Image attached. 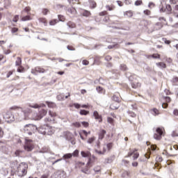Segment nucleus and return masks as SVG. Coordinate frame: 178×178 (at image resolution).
I'll return each instance as SVG.
<instances>
[{"mask_svg":"<svg viewBox=\"0 0 178 178\" xmlns=\"http://www.w3.org/2000/svg\"><path fill=\"white\" fill-rule=\"evenodd\" d=\"M67 154L72 155L74 156V157H77V155L79 154V151L76 149V150H74V152H72V154Z\"/></svg>","mask_w":178,"mask_h":178,"instance_id":"34","label":"nucleus"},{"mask_svg":"<svg viewBox=\"0 0 178 178\" xmlns=\"http://www.w3.org/2000/svg\"><path fill=\"white\" fill-rule=\"evenodd\" d=\"M174 115L178 116V110L177 109L174 110Z\"/></svg>","mask_w":178,"mask_h":178,"instance_id":"63","label":"nucleus"},{"mask_svg":"<svg viewBox=\"0 0 178 178\" xmlns=\"http://www.w3.org/2000/svg\"><path fill=\"white\" fill-rule=\"evenodd\" d=\"M56 178H65L66 174L65 173V171H57L56 172Z\"/></svg>","mask_w":178,"mask_h":178,"instance_id":"13","label":"nucleus"},{"mask_svg":"<svg viewBox=\"0 0 178 178\" xmlns=\"http://www.w3.org/2000/svg\"><path fill=\"white\" fill-rule=\"evenodd\" d=\"M152 112L153 113V115H159V110H156V108H153L152 110Z\"/></svg>","mask_w":178,"mask_h":178,"instance_id":"40","label":"nucleus"},{"mask_svg":"<svg viewBox=\"0 0 178 178\" xmlns=\"http://www.w3.org/2000/svg\"><path fill=\"white\" fill-rule=\"evenodd\" d=\"M45 71L44 69L40 67H35V69L31 70V74L37 75V74L44 73Z\"/></svg>","mask_w":178,"mask_h":178,"instance_id":"11","label":"nucleus"},{"mask_svg":"<svg viewBox=\"0 0 178 178\" xmlns=\"http://www.w3.org/2000/svg\"><path fill=\"white\" fill-rule=\"evenodd\" d=\"M92 115L95 116V119L98 120V122H102V116L98 114L97 111H95Z\"/></svg>","mask_w":178,"mask_h":178,"instance_id":"18","label":"nucleus"},{"mask_svg":"<svg viewBox=\"0 0 178 178\" xmlns=\"http://www.w3.org/2000/svg\"><path fill=\"white\" fill-rule=\"evenodd\" d=\"M81 172L83 174L88 175V169L87 168L81 169Z\"/></svg>","mask_w":178,"mask_h":178,"instance_id":"41","label":"nucleus"},{"mask_svg":"<svg viewBox=\"0 0 178 178\" xmlns=\"http://www.w3.org/2000/svg\"><path fill=\"white\" fill-rule=\"evenodd\" d=\"M67 26H68V28L70 29H74V27H76V24H74L72 22H68V23H67Z\"/></svg>","mask_w":178,"mask_h":178,"instance_id":"31","label":"nucleus"},{"mask_svg":"<svg viewBox=\"0 0 178 178\" xmlns=\"http://www.w3.org/2000/svg\"><path fill=\"white\" fill-rule=\"evenodd\" d=\"M95 160H96V156L93 155L91 156H89V162H87V165H90L91 163H94Z\"/></svg>","mask_w":178,"mask_h":178,"instance_id":"21","label":"nucleus"},{"mask_svg":"<svg viewBox=\"0 0 178 178\" xmlns=\"http://www.w3.org/2000/svg\"><path fill=\"white\" fill-rule=\"evenodd\" d=\"M164 101H165L166 103H170V99L168 97H164Z\"/></svg>","mask_w":178,"mask_h":178,"instance_id":"57","label":"nucleus"},{"mask_svg":"<svg viewBox=\"0 0 178 178\" xmlns=\"http://www.w3.org/2000/svg\"><path fill=\"white\" fill-rule=\"evenodd\" d=\"M126 16H127V17H131L133 16V13L131 12V11H127V12L126 13Z\"/></svg>","mask_w":178,"mask_h":178,"instance_id":"44","label":"nucleus"},{"mask_svg":"<svg viewBox=\"0 0 178 178\" xmlns=\"http://www.w3.org/2000/svg\"><path fill=\"white\" fill-rule=\"evenodd\" d=\"M47 13H48V10L47 9H43L42 10V15H46Z\"/></svg>","mask_w":178,"mask_h":178,"instance_id":"61","label":"nucleus"},{"mask_svg":"<svg viewBox=\"0 0 178 178\" xmlns=\"http://www.w3.org/2000/svg\"><path fill=\"white\" fill-rule=\"evenodd\" d=\"M37 126H35L32 124H28L24 125V128H23V131L28 135L31 136L33 133H35V131L38 130Z\"/></svg>","mask_w":178,"mask_h":178,"instance_id":"6","label":"nucleus"},{"mask_svg":"<svg viewBox=\"0 0 178 178\" xmlns=\"http://www.w3.org/2000/svg\"><path fill=\"white\" fill-rule=\"evenodd\" d=\"M104 136L105 130L100 131V133L98 134V141L103 140Z\"/></svg>","mask_w":178,"mask_h":178,"instance_id":"19","label":"nucleus"},{"mask_svg":"<svg viewBox=\"0 0 178 178\" xmlns=\"http://www.w3.org/2000/svg\"><path fill=\"white\" fill-rule=\"evenodd\" d=\"M162 28V24L159 22L155 24V31L161 30Z\"/></svg>","mask_w":178,"mask_h":178,"instance_id":"29","label":"nucleus"},{"mask_svg":"<svg viewBox=\"0 0 178 178\" xmlns=\"http://www.w3.org/2000/svg\"><path fill=\"white\" fill-rule=\"evenodd\" d=\"M81 64L84 66L88 65V61L87 60H83V61H81Z\"/></svg>","mask_w":178,"mask_h":178,"instance_id":"48","label":"nucleus"},{"mask_svg":"<svg viewBox=\"0 0 178 178\" xmlns=\"http://www.w3.org/2000/svg\"><path fill=\"white\" fill-rule=\"evenodd\" d=\"M17 31L18 29L17 28L11 29V33H17Z\"/></svg>","mask_w":178,"mask_h":178,"instance_id":"55","label":"nucleus"},{"mask_svg":"<svg viewBox=\"0 0 178 178\" xmlns=\"http://www.w3.org/2000/svg\"><path fill=\"white\" fill-rule=\"evenodd\" d=\"M32 112L33 111L31 108H24V110H22V113H19V117L17 118V120L22 121L28 119L29 115H31L30 118L31 120L38 121L40 120V119H42V118L47 113L48 115H50V118H54L55 116H56V114H55V113L53 111H47L44 109L39 110V113H34Z\"/></svg>","mask_w":178,"mask_h":178,"instance_id":"1","label":"nucleus"},{"mask_svg":"<svg viewBox=\"0 0 178 178\" xmlns=\"http://www.w3.org/2000/svg\"><path fill=\"white\" fill-rule=\"evenodd\" d=\"M131 87L134 89L138 88L140 87V83L138 82H133V83H131Z\"/></svg>","mask_w":178,"mask_h":178,"instance_id":"24","label":"nucleus"},{"mask_svg":"<svg viewBox=\"0 0 178 178\" xmlns=\"http://www.w3.org/2000/svg\"><path fill=\"white\" fill-rule=\"evenodd\" d=\"M168 13V14H170V12H172V7L170 6V5H166L165 8H161V13Z\"/></svg>","mask_w":178,"mask_h":178,"instance_id":"15","label":"nucleus"},{"mask_svg":"<svg viewBox=\"0 0 178 178\" xmlns=\"http://www.w3.org/2000/svg\"><path fill=\"white\" fill-rule=\"evenodd\" d=\"M96 138L92 136V137H90L89 138V139H87V144H89V145H92V143H94V141H95Z\"/></svg>","mask_w":178,"mask_h":178,"instance_id":"23","label":"nucleus"},{"mask_svg":"<svg viewBox=\"0 0 178 178\" xmlns=\"http://www.w3.org/2000/svg\"><path fill=\"white\" fill-rule=\"evenodd\" d=\"M10 5H11V2L9 1V0H5V1H3V6H5L6 8L9 7Z\"/></svg>","mask_w":178,"mask_h":178,"instance_id":"36","label":"nucleus"},{"mask_svg":"<svg viewBox=\"0 0 178 178\" xmlns=\"http://www.w3.org/2000/svg\"><path fill=\"white\" fill-rule=\"evenodd\" d=\"M155 160L157 161V162H161L162 158L161 156H157V158H155Z\"/></svg>","mask_w":178,"mask_h":178,"instance_id":"59","label":"nucleus"},{"mask_svg":"<svg viewBox=\"0 0 178 178\" xmlns=\"http://www.w3.org/2000/svg\"><path fill=\"white\" fill-rule=\"evenodd\" d=\"M26 170H28V164H26V163H20L19 166L17 167V176L23 177L26 175Z\"/></svg>","mask_w":178,"mask_h":178,"instance_id":"4","label":"nucleus"},{"mask_svg":"<svg viewBox=\"0 0 178 178\" xmlns=\"http://www.w3.org/2000/svg\"><path fill=\"white\" fill-rule=\"evenodd\" d=\"M19 108H20L19 107H17V106H13V107H11L10 108H9V109H10L11 111H16V110H17V109H19Z\"/></svg>","mask_w":178,"mask_h":178,"instance_id":"56","label":"nucleus"},{"mask_svg":"<svg viewBox=\"0 0 178 178\" xmlns=\"http://www.w3.org/2000/svg\"><path fill=\"white\" fill-rule=\"evenodd\" d=\"M20 153H22V151L20 150H17V152H15V155H16L17 156L20 155Z\"/></svg>","mask_w":178,"mask_h":178,"instance_id":"54","label":"nucleus"},{"mask_svg":"<svg viewBox=\"0 0 178 178\" xmlns=\"http://www.w3.org/2000/svg\"><path fill=\"white\" fill-rule=\"evenodd\" d=\"M83 165H85V163L80 161L76 162V168H81Z\"/></svg>","mask_w":178,"mask_h":178,"instance_id":"26","label":"nucleus"},{"mask_svg":"<svg viewBox=\"0 0 178 178\" xmlns=\"http://www.w3.org/2000/svg\"><path fill=\"white\" fill-rule=\"evenodd\" d=\"M111 148H113V143H107V145H104L102 150H99V140H97L96 141V145H95V153L98 155H104L105 154V152L111 150Z\"/></svg>","mask_w":178,"mask_h":178,"instance_id":"2","label":"nucleus"},{"mask_svg":"<svg viewBox=\"0 0 178 178\" xmlns=\"http://www.w3.org/2000/svg\"><path fill=\"white\" fill-rule=\"evenodd\" d=\"M55 24H57V19L50 21V26H54Z\"/></svg>","mask_w":178,"mask_h":178,"instance_id":"46","label":"nucleus"},{"mask_svg":"<svg viewBox=\"0 0 178 178\" xmlns=\"http://www.w3.org/2000/svg\"><path fill=\"white\" fill-rule=\"evenodd\" d=\"M88 114V111L85 110H81L79 111V115H87Z\"/></svg>","mask_w":178,"mask_h":178,"instance_id":"35","label":"nucleus"},{"mask_svg":"<svg viewBox=\"0 0 178 178\" xmlns=\"http://www.w3.org/2000/svg\"><path fill=\"white\" fill-rule=\"evenodd\" d=\"M122 177H124V178H128V177H129V172H128V171H124V172L122 173Z\"/></svg>","mask_w":178,"mask_h":178,"instance_id":"30","label":"nucleus"},{"mask_svg":"<svg viewBox=\"0 0 178 178\" xmlns=\"http://www.w3.org/2000/svg\"><path fill=\"white\" fill-rule=\"evenodd\" d=\"M29 11V8L28 7H26V8H24V10H22V14H24V13H28Z\"/></svg>","mask_w":178,"mask_h":178,"instance_id":"62","label":"nucleus"},{"mask_svg":"<svg viewBox=\"0 0 178 178\" xmlns=\"http://www.w3.org/2000/svg\"><path fill=\"white\" fill-rule=\"evenodd\" d=\"M113 101L118 102H119L118 97H117L116 95H113Z\"/></svg>","mask_w":178,"mask_h":178,"instance_id":"49","label":"nucleus"},{"mask_svg":"<svg viewBox=\"0 0 178 178\" xmlns=\"http://www.w3.org/2000/svg\"><path fill=\"white\" fill-rule=\"evenodd\" d=\"M155 65L157 66V67L161 69L166 68V64H164V63H155Z\"/></svg>","mask_w":178,"mask_h":178,"instance_id":"20","label":"nucleus"},{"mask_svg":"<svg viewBox=\"0 0 178 178\" xmlns=\"http://www.w3.org/2000/svg\"><path fill=\"white\" fill-rule=\"evenodd\" d=\"M162 131H163V129L159 127L155 129V134H153V139H155L156 140H161V138L162 136Z\"/></svg>","mask_w":178,"mask_h":178,"instance_id":"8","label":"nucleus"},{"mask_svg":"<svg viewBox=\"0 0 178 178\" xmlns=\"http://www.w3.org/2000/svg\"><path fill=\"white\" fill-rule=\"evenodd\" d=\"M74 156V155H72L70 154H66L65 155H63V159L67 160L70 159L72 157Z\"/></svg>","mask_w":178,"mask_h":178,"instance_id":"25","label":"nucleus"},{"mask_svg":"<svg viewBox=\"0 0 178 178\" xmlns=\"http://www.w3.org/2000/svg\"><path fill=\"white\" fill-rule=\"evenodd\" d=\"M35 131L39 132L42 136H51L54 134V128L48 125H42L39 127V129L35 130Z\"/></svg>","mask_w":178,"mask_h":178,"instance_id":"3","label":"nucleus"},{"mask_svg":"<svg viewBox=\"0 0 178 178\" xmlns=\"http://www.w3.org/2000/svg\"><path fill=\"white\" fill-rule=\"evenodd\" d=\"M68 97H70V94H68V95L65 96L64 95L61 94V95H57V101H63L65 100V99H68Z\"/></svg>","mask_w":178,"mask_h":178,"instance_id":"14","label":"nucleus"},{"mask_svg":"<svg viewBox=\"0 0 178 178\" xmlns=\"http://www.w3.org/2000/svg\"><path fill=\"white\" fill-rule=\"evenodd\" d=\"M90 7L92 8H96V3L94 1H90Z\"/></svg>","mask_w":178,"mask_h":178,"instance_id":"50","label":"nucleus"},{"mask_svg":"<svg viewBox=\"0 0 178 178\" xmlns=\"http://www.w3.org/2000/svg\"><path fill=\"white\" fill-rule=\"evenodd\" d=\"M39 22L42 23L46 26V19H44V18H39Z\"/></svg>","mask_w":178,"mask_h":178,"instance_id":"45","label":"nucleus"},{"mask_svg":"<svg viewBox=\"0 0 178 178\" xmlns=\"http://www.w3.org/2000/svg\"><path fill=\"white\" fill-rule=\"evenodd\" d=\"M24 150L26 152H31L33 150V140L30 139H26Z\"/></svg>","mask_w":178,"mask_h":178,"instance_id":"9","label":"nucleus"},{"mask_svg":"<svg viewBox=\"0 0 178 178\" xmlns=\"http://www.w3.org/2000/svg\"><path fill=\"white\" fill-rule=\"evenodd\" d=\"M136 152V149H131V151L127 153V157H131V156H133V160H136V159H138V153Z\"/></svg>","mask_w":178,"mask_h":178,"instance_id":"10","label":"nucleus"},{"mask_svg":"<svg viewBox=\"0 0 178 178\" xmlns=\"http://www.w3.org/2000/svg\"><path fill=\"white\" fill-rule=\"evenodd\" d=\"M46 152H48V148L47 147H43L42 150L40 151V153H42V154H44V153H46Z\"/></svg>","mask_w":178,"mask_h":178,"instance_id":"42","label":"nucleus"},{"mask_svg":"<svg viewBox=\"0 0 178 178\" xmlns=\"http://www.w3.org/2000/svg\"><path fill=\"white\" fill-rule=\"evenodd\" d=\"M81 157L83 158H88L90 156H90V152H88V151L87 152L81 151Z\"/></svg>","mask_w":178,"mask_h":178,"instance_id":"17","label":"nucleus"},{"mask_svg":"<svg viewBox=\"0 0 178 178\" xmlns=\"http://www.w3.org/2000/svg\"><path fill=\"white\" fill-rule=\"evenodd\" d=\"M89 134H90V131L81 130V131H79V138H81V140H85V138H83V136L87 137Z\"/></svg>","mask_w":178,"mask_h":178,"instance_id":"12","label":"nucleus"},{"mask_svg":"<svg viewBox=\"0 0 178 178\" xmlns=\"http://www.w3.org/2000/svg\"><path fill=\"white\" fill-rule=\"evenodd\" d=\"M141 3H142L141 1H135V6H140Z\"/></svg>","mask_w":178,"mask_h":178,"instance_id":"52","label":"nucleus"},{"mask_svg":"<svg viewBox=\"0 0 178 178\" xmlns=\"http://www.w3.org/2000/svg\"><path fill=\"white\" fill-rule=\"evenodd\" d=\"M21 64H22V60L20 58H17V61H15V65L20 66Z\"/></svg>","mask_w":178,"mask_h":178,"instance_id":"28","label":"nucleus"},{"mask_svg":"<svg viewBox=\"0 0 178 178\" xmlns=\"http://www.w3.org/2000/svg\"><path fill=\"white\" fill-rule=\"evenodd\" d=\"M120 70L124 71V72L127 71V66L125 65L124 64H121L120 65Z\"/></svg>","mask_w":178,"mask_h":178,"instance_id":"32","label":"nucleus"},{"mask_svg":"<svg viewBox=\"0 0 178 178\" xmlns=\"http://www.w3.org/2000/svg\"><path fill=\"white\" fill-rule=\"evenodd\" d=\"M81 106V105H79V104H74V108H76V109H79Z\"/></svg>","mask_w":178,"mask_h":178,"instance_id":"53","label":"nucleus"},{"mask_svg":"<svg viewBox=\"0 0 178 178\" xmlns=\"http://www.w3.org/2000/svg\"><path fill=\"white\" fill-rule=\"evenodd\" d=\"M50 122H54V120L51 119V118H44V122L45 123H49Z\"/></svg>","mask_w":178,"mask_h":178,"instance_id":"43","label":"nucleus"},{"mask_svg":"<svg viewBox=\"0 0 178 178\" xmlns=\"http://www.w3.org/2000/svg\"><path fill=\"white\" fill-rule=\"evenodd\" d=\"M18 22V15H15L13 17V22Z\"/></svg>","mask_w":178,"mask_h":178,"instance_id":"58","label":"nucleus"},{"mask_svg":"<svg viewBox=\"0 0 178 178\" xmlns=\"http://www.w3.org/2000/svg\"><path fill=\"white\" fill-rule=\"evenodd\" d=\"M46 106H48V108H55V103L46 102V104H30V108H33V109H38L40 108L46 107Z\"/></svg>","mask_w":178,"mask_h":178,"instance_id":"5","label":"nucleus"},{"mask_svg":"<svg viewBox=\"0 0 178 178\" xmlns=\"http://www.w3.org/2000/svg\"><path fill=\"white\" fill-rule=\"evenodd\" d=\"M29 20H31V17H29V15L24 16L22 19H20V21L22 22H28Z\"/></svg>","mask_w":178,"mask_h":178,"instance_id":"22","label":"nucleus"},{"mask_svg":"<svg viewBox=\"0 0 178 178\" xmlns=\"http://www.w3.org/2000/svg\"><path fill=\"white\" fill-rule=\"evenodd\" d=\"M111 59V56H106V61H110Z\"/></svg>","mask_w":178,"mask_h":178,"instance_id":"64","label":"nucleus"},{"mask_svg":"<svg viewBox=\"0 0 178 178\" xmlns=\"http://www.w3.org/2000/svg\"><path fill=\"white\" fill-rule=\"evenodd\" d=\"M172 82L175 84V86H178V78L174 77V79H172Z\"/></svg>","mask_w":178,"mask_h":178,"instance_id":"38","label":"nucleus"},{"mask_svg":"<svg viewBox=\"0 0 178 178\" xmlns=\"http://www.w3.org/2000/svg\"><path fill=\"white\" fill-rule=\"evenodd\" d=\"M99 170H101V168H99V166H96L95 168V172H99Z\"/></svg>","mask_w":178,"mask_h":178,"instance_id":"60","label":"nucleus"},{"mask_svg":"<svg viewBox=\"0 0 178 178\" xmlns=\"http://www.w3.org/2000/svg\"><path fill=\"white\" fill-rule=\"evenodd\" d=\"M149 58H152L153 59H159V58H161V56H159V54H155L149 56Z\"/></svg>","mask_w":178,"mask_h":178,"instance_id":"33","label":"nucleus"},{"mask_svg":"<svg viewBox=\"0 0 178 178\" xmlns=\"http://www.w3.org/2000/svg\"><path fill=\"white\" fill-rule=\"evenodd\" d=\"M81 15L85 17H88V16H90V12H88V10H83V13H81Z\"/></svg>","mask_w":178,"mask_h":178,"instance_id":"27","label":"nucleus"},{"mask_svg":"<svg viewBox=\"0 0 178 178\" xmlns=\"http://www.w3.org/2000/svg\"><path fill=\"white\" fill-rule=\"evenodd\" d=\"M72 126L76 128H79L80 127H81V124L79 122H73Z\"/></svg>","mask_w":178,"mask_h":178,"instance_id":"37","label":"nucleus"},{"mask_svg":"<svg viewBox=\"0 0 178 178\" xmlns=\"http://www.w3.org/2000/svg\"><path fill=\"white\" fill-rule=\"evenodd\" d=\"M172 137H178V132L177 131H172Z\"/></svg>","mask_w":178,"mask_h":178,"instance_id":"47","label":"nucleus"},{"mask_svg":"<svg viewBox=\"0 0 178 178\" xmlns=\"http://www.w3.org/2000/svg\"><path fill=\"white\" fill-rule=\"evenodd\" d=\"M67 14L68 15H76V8H70L67 10Z\"/></svg>","mask_w":178,"mask_h":178,"instance_id":"16","label":"nucleus"},{"mask_svg":"<svg viewBox=\"0 0 178 178\" xmlns=\"http://www.w3.org/2000/svg\"><path fill=\"white\" fill-rule=\"evenodd\" d=\"M96 91H97L98 93H104V89L102 88V87L96 88Z\"/></svg>","mask_w":178,"mask_h":178,"instance_id":"39","label":"nucleus"},{"mask_svg":"<svg viewBox=\"0 0 178 178\" xmlns=\"http://www.w3.org/2000/svg\"><path fill=\"white\" fill-rule=\"evenodd\" d=\"M81 125H83V127H88V122H81Z\"/></svg>","mask_w":178,"mask_h":178,"instance_id":"51","label":"nucleus"},{"mask_svg":"<svg viewBox=\"0 0 178 178\" xmlns=\"http://www.w3.org/2000/svg\"><path fill=\"white\" fill-rule=\"evenodd\" d=\"M3 120H6L8 123H11L15 121V116L13 115L10 111H8L3 113Z\"/></svg>","mask_w":178,"mask_h":178,"instance_id":"7","label":"nucleus"}]
</instances>
